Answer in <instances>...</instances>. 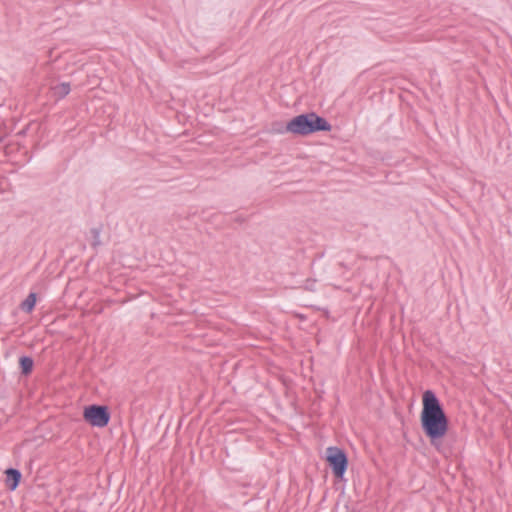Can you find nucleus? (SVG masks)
Instances as JSON below:
<instances>
[{
    "instance_id": "obj_7",
    "label": "nucleus",
    "mask_w": 512,
    "mask_h": 512,
    "mask_svg": "<svg viewBox=\"0 0 512 512\" xmlns=\"http://www.w3.org/2000/svg\"><path fill=\"white\" fill-rule=\"evenodd\" d=\"M36 300H37L36 293L30 292L28 294V296L26 297V299L24 301H22V303L20 304L21 310H23L26 313H31L35 308Z\"/></svg>"
},
{
    "instance_id": "obj_1",
    "label": "nucleus",
    "mask_w": 512,
    "mask_h": 512,
    "mask_svg": "<svg viewBox=\"0 0 512 512\" xmlns=\"http://www.w3.org/2000/svg\"><path fill=\"white\" fill-rule=\"evenodd\" d=\"M422 411L420 414L421 427L432 445L441 440L449 428V420L445 411L432 390H426L422 397Z\"/></svg>"
},
{
    "instance_id": "obj_9",
    "label": "nucleus",
    "mask_w": 512,
    "mask_h": 512,
    "mask_svg": "<svg viewBox=\"0 0 512 512\" xmlns=\"http://www.w3.org/2000/svg\"><path fill=\"white\" fill-rule=\"evenodd\" d=\"M92 241L91 246L96 249L99 247L102 243L100 241V233H101V227H94L90 230Z\"/></svg>"
},
{
    "instance_id": "obj_2",
    "label": "nucleus",
    "mask_w": 512,
    "mask_h": 512,
    "mask_svg": "<svg viewBox=\"0 0 512 512\" xmlns=\"http://www.w3.org/2000/svg\"><path fill=\"white\" fill-rule=\"evenodd\" d=\"M331 124L315 112L304 113L293 117L286 125V131L301 136H307L316 132L331 131Z\"/></svg>"
},
{
    "instance_id": "obj_8",
    "label": "nucleus",
    "mask_w": 512,
    "mask_h": 512,
    "mask_svg": "<svg viewBox=\"0 0 512 512\" xmlns=\"http://www.w3.org/2000/svg\"><path fill=\"white\" fill-rule=\"evenodd\" d=\"M19 366L21 373L25 376L31 374L34 366V361L30 356H22L19 358Z\"/></svg>"
},
{
    "instance_id": "obj_4",
    "label": "nucleus",
    "mask_w": 512,
    "mask_h": 512,
    "mask_svg": "<svg viewBox=\"0 0 512 512\" xmlns=\"http://www.w3.org/2000/svg\"><path fill=\"white\" fill-rule=\"evenodd\" d=\"M84 420L95 427H105L110 421V412L107 406L92 404L84 408Z\"/></svg>"
},
{
    "instance_id": "obj_3",
    "label": "nucleus",
    "mask_w": 512,
    "mask_h": 512,
    "mask_svg": "<svg viewBox=\"0 0 512 512\" xmlns=\"http://www.w3.org/2000/svg\"><path fill=\"white\" fill-rule=\"evenodd\" d=\"M326 461L333 475L338 479H342L348 467V457L345 451L336 446L328 447L326 449Z\"/></svg>"
},
{
    "instance_id": "obj_5",
    "label": "nucleus",
    "mask_w": 512,
    "mask_h": 512,
    "mask_svg": "<svg viewBox=\"0 0 512 512\" xmlns=\"http://www.w3.org/2000/svg\"><path fill=\"white\" fill-rule=\"evenodd\" d=\"M5 483L9 490L14 491L20 484L22 474L18 469L8 468L5 470Z\"/></svg>"
},
{
    "instance_id": "obj_6",
    "label": "nucleus",
    "mask_w": 512,
    "mask_h": 512,
    "mask_svg": "<svg viewBox=\"0 0 512 512\" xmlns=\"http://www.w3.org/2000/svg\"><path fill=\"white\" fill-rule=\"evenodd\" d=\"M52 95L57 100L65 98L71 91L69 82H62L51 87Z\"/></svg>"
}]
</instances>
